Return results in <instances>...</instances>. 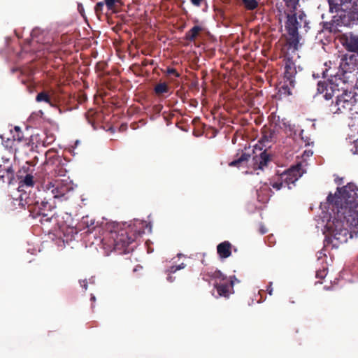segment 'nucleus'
Segmentation results:
<instances>
[{
    "mask_svg": "<svg viewBox=\"0 0 358 358\" xmlns=\"http://www.w3.org/2000/svg\"><path fill=\"white\" fill-rule=\"evenodd\" d=\"M328 210L336 214L341 220L348 224L358 225V187L349 182L342 187H337L334 194L329 193L325 203Z\"/></svg>",
    "mask_w": 358,
    "mask_h": 358,
    "instance_id": "obj_1",
    "label": "nucleus"
},
{
    "mask_svg": "<svg viewBox=\"0 0 358 358\" xmlns=\"http://www.w3.org/2000/svg\"><path fill=\"white\" fill-rule=\"evenodd\" d=\"M143 233V229H136V224H129L118 231H110L102 240L103 248L107 252L128 253L132 250L129 245Z\"/></svg>",
    "mask_w": 358,
    "mask_h": 358,
    "instance_id": "obj_2",
    "label": "nucleus"
},
{
    "mask_svg": "<svg viewBox=\"0 0 358 358\" xmlns=\"http://www.w3.org/2000/svg\"><path fill=\"white\" fill-rule=\"evenodd\" d=\"M330 213L331 217L333 218L334 229L331 236H326L324 241V247L327 248L331 245V248H337L343 243H346L350 238L354 236H357L358 234L357 226L348 224L346 221L339 220L337 215ZM333 228V226H330Z\"/></svg>",
    "mask_w": 358,
    "mask_h": 358,
    "instance_id": "obj_3",
    "label": "nucleus"
},
{
    "mask_svg": "<svg viewBox=\"0 0 358 358\" xmlns=\"http://www.w3.org/2000/svg\"><path fill=\"white\" fill-rule=\"evenodd\" d=\"M20 205L27 208L33 218H39L41 224L50 222L54 218L53 208L46 198L38 199L34 196H27V194L20 195Z\"/></svg>",
    "mask_w": 358,
    "mask_h": 358,
    "instance_id": "obj_4",
    "label": "nucleus"
},
{
    "mask_svg": "<svg viewBox=\"0 0 358 358\" xmlns=\"http://www.w3.org/2000/svg\"><path fill=\"white\" fill-rule=\"evenodd\" d=\"M335 101H331L326 105V109L329 114H345L352 110L357 102L356 93L348 90V85L338 92L335 96Z\"/></svg>",
    "mask_w": 358,
    "mask_h": 358,
    "instance_id": "obj_5",
    "label": "nucleus"
},
{
    "mask_svg": "<svg viewBox=\"0 0 358 358\" xmlns=\"http://www.w3.org/2000/svg\"><path fill=\"white\" fill-rule=\"evenodd\" d=\"M346 85H348L343 83L340 78L331 74L330 78L317 82V95H322L327 101H329L338 94Z\"/></svg>",
    "mask_w": 358,
    "mask_h": 358,
    "instance_id": "obj_6",
    "label": "nucleus"
},
{
    "mask_svg": "<svg viewBox=\"0 0 358 358\" xmlns=\"http://www.w3.org/2000/svg\"><path fill=\"white\" fill-rule=\"evenodd\" d=\"M356 70H358V59L351 54H346L341 58L338 71L334 75L349 85L350 82L352 83L353 72Z\"/></svg>",
    "mask_w": 358,
    "mask_h": 358,
    "instance_id": "obj_7",
    "label": "nucleus"
},
{
    "mask_svg": "<svg viewBox=\"0 0 358 358\" xmlns=\"http://www.w3.org/2000/svg\"><path fill=\"white\" fill-rule=\"evenodd\" d=\"M286 18L285 27L288 35L287 41L289 48L295 51L298 50L301 38L299 34V29L301 27V24L297 20L296 13H287Z\"/></svg>",
    "mask_w": 358,
    "mask_h": 358,
    "instance_id": "obj_8",
    "label": "nucleus"
},
{
    "mask_svg": "<svg viewBox=\"0 0 358 358\" xmlns=\"http://www.w3.org/2000/svg\"><path fill=\"white\" fill-rule=\"evenodd\" d=\"M43 189L46 194L50 193L53 198H64L66 200V195L73 189V186L69 179H57L44 185Z\"/></svg>",
    "mask_w": 358,
    "mask_h": 358,
    "instance_id": "obj_9",
    "label": "nucleus"
},
{
    "mask_svg": "<svg viewBox=\"0 0 358 358\" xmlns=\"http://www.w3.org/2000/svg\"><path fill=\"white\" fill-rule=\"evenodd\" d=\"M281 181H283L285 186H287L288 189H291L290 185H294L295 182L301 177V166L298 164L296 166H292L290 169L282 173L279 175Z\"/></svg>",
    "mask_w": 358,
    "mask_h": 358,
    "instance_id": "obj_10",
    "label": "nucleus"
},
{
    "mask_svg": "<svg viewBox=\"0 0 358 358\" xmlns=\"http://www.w3.org/2000/svg\"><path fill=\"white\" fill-rule=\"evenodd\" d=\"M10 131L13 139V145L15 147V150L30 145V138L24 136L20 127L15 126L14 130H11Z\"/></svg>",
    "mask_w": 358,
    "mask_h": 358,
    "instance_id": "obj_11",
    "label": "nucleus"
},
{
    "mask_svg": "<svg viewBox=\"0 0 358 358\" xmlns=\"http://www.w3.org/2000/svg\"><path fill=\"white\" fill-rule=\"evenodd\" d=\"M285 72L284 79L289 82V84L294 87L295 85V76L297 73L296 65L292 59L287 58L285 59Z\"/></svg>",
    "mask_w": 358,
    "mask_h": 358,
    "instance_id": "obj_12",
    "label": "nucleus"
},
{
    "mask_svg": "<svg viewBox=\"0 0 358 358\" xmlns=\"http://www.w3.org/2000/svg\"><path fill=\"white\" fill-rule=\"evenodd\" d=\"M262 148L259 147V150L261 152L259 155L256 154L252 157L253 168L255 170H263L264 167L267 166L268 163L271 159V155L267 153L266 150L262 151Z\"/></svg>",
    "mask_w": 358,
    "mask_h": 358,
    "instance_id": "obj_13",
    "label": "nucleus"
},
{
    "mask_svg": "<svg viewBox=\"0 0 358 358\" xmlns=\"http://www.w3.org/2000/svg\"><path fill=\"white\" fill-rule=\"evenodd\" d=\"M339 42L349 52H351L358 45V36L351 32L345 33L339 36Z\"/></svg>",
    "mask_w": 358,
    "mask_h": 358,
    "instance_id": "obj_14",
    "label": "nucleus"
},
{
    "mask_svg": "<svg viewBox=\"0 0 358 358\" xmlns=\"http://www.w3.org/2000/svg\"><path fill=\"white\" fill-rule=\"evenodd\" d=\"M234 281L231 280L230 282H216L214 284V287L216 289L217 294L220 296L228 298L229 295L234 293Z\"/></svg>",
    "mask_w": 358,
    "mask_h": 358,
    "instance_id": "obj_15",
    "label": "nucleus"
},
{
    "mask_svg": "<svg viewBox=\"0 0 358 358\" xmlns=\"http://www.w3.org/2000/svg\"><path fill=\"white\" fill-rule=\"evenodd\" d=\"M250 154L246 153L243 150H238L236 155V159L231 161L229 165L230 166L241 167L247 164L248 162L250 159Z\"/></svg>",
    "mask_w": 358,
    "mask_h": 358,
    "instance_id": "obj_16",
    "label": "nucleus"
},
{
    "mask_svg": "<svg viewBox=\"0 0 358 358\" xmlns=\"http://www.w3.org/2000/svg\"><path fill=\"white\" fill-rule=\"evenodd\" d=\"M13 179L14 171L12 168H3L1 165H0V182L10 185L12 183Z\"/></svg>",
    "mask_w": 358,
    "mask_h": 358,
    "instance_id": "obj_17",
    "label": "nucleus"
},
{
    "mask_svg": "<svg viewBox=\"0 0 358 358\" xmlns=\"http://www.w3.org/2000/svg\"><path fill=\"white\" fill-rule=\"evenodd\" d=\"M231 244L229 241H224L217 246V252L220 258L226 259L231 255Z\"/></svg>",
    "mask_w": 358,
    "mask_h": 358,
    "instance_id": "obj_18",
    "label": "nucleus"
},
{
    "mask_svg": "<svg viewBox=\"0 0 358 358\" xmlns=\"http://www.w3.org/2000/svg\"><path fill=\"white\" fill-rule=\"evenodd\" d=\"M273 192L268 185H264L257 191V199L262 203H266L272 196Z\"/></svg>",
    "mask_w": 358,
    "mask_h": 358,
    "instance_id": "obj_19",
    "label": "nucleus"
},
{
    "mask_svg": "<svg viewBox=\"0 0 358 358\" xmlns=\"http://www.w3.org/2000/svg\"><path fill=\"white\" fill-rule=\"evenodd\" d=\"M351 1L352 0H329V3L331 10H335L336 12H338L348 8V5Z\"/></svg>",
    "mask_w": 358,
    "mask_h": 358,
    "instance_id": "obj_20",
    "label": "nucleus"
},
{
    "mask_svg": "<svg viewBox=\"0 0 358 358\" xmlns=\"http://www.w3.org/2000/svg\"><path fill=\"white\" fill-rule=\"evenodd\" d=\"M275 135V134L273 130L271 129H264L262 131V136L259 141V143L266 147V145H265V143L274 141Z\"/></svg>",
    "mask_w": 358,
    "mask_h": 358,
    "instance_id": "obj_21",
    "label": "nucleus"
},
{
    "mask_svg": "<svg viewBox=\"0 0 358 358\" xmlns=\"http://www.w3.org/2000/svg\"><path fill=\"white\" fill-rule=\"evenodd\" d=\"M202 31L200 26H194L185 34V39L189 41H194Z\"/></svg>",
    "mask_w": 358,
    "mask_h": 358,
    "instance_id": "obj_22",
    "label": "nucleus"
},
{
    "mask_svg": "<svg viewBox=\"0 0 358 358\" xmlns=\"http://www.w3.org/2000/svg\"><path fill=\"white\" fill-rule=\"evenodd\" d=\"M36 101L37 102H45L51 106H54V103L52 101L50 96L46 91H42L39 92L36 96Z\"/></svg>",
    "mask_w": 358,
    "mask_h": 358,
    "instance_id": "obj_23",
    "label": "nucleus"
},
{
    "mask_svg": "<svg viewBox=\"0 0 358 358\" xmlns=\"http://www.w3.org/2000/svg\"><path fill=\"white\" fill-rule=\"evenodd\" d=\"M294 87L289 84L288 81L285 80L284 83L279 87L278 93L280 96H288L292 94V88Z\"/></svg>",
    "mask_w": 358,
    "mask_h": 358,
    "instance_id": "obj_24",
    "label": "nucleus"
},
{
    "mask_svg": "<svg viewBox=\"0 0 358 358\" xmlns=\"http://www.w3.org/2000/svg\"><path fill=\"white\" fill-rule=\"evenodd\" d=\"M207 275H208V276H210V277H211V278H215V279L219 280H220V282H226V281H227V280H228V279H227V276H225V275H224V274H223L220 271H219V270H216V271H215L213 273H212V274H211V275H210V274H207V275L203 274V280H206V281L208 280V279L206 278V276H207Z\"/></svg>",
    "mask_w": 358,
    "mask_h": 358,
    "instance_id": "obj_25",
    "label": "nucleus"
},
{
    "mask_svg": "<svg viewBox=\"0 0 358 358\" xmlns=\"http://www.w3.org/2000/svg\"><path fill=\"white\" fill-rule=\"evenodd\" d=\"M154 91L157 96H160L168 93L169 92V87L166 83H159L155 86Z\"/></svg>",
    "mask_w": 358,
    "mask_h": 358,
    "instance_id": "obj_26",
    "label": "nucleus"
},
{
    "mask_svg": "<svg viewBox=\"0 0 358 358\" xmlns=\"http://www.w3.org/2000/svg\"><path fill=\"white\" fill-rule=\"evenodd\" d=\"M269 185L276 190L281 189L283 187H285L283 181H281L280 176L275 178H273L270 180Z\"/></svg>",
    "mask_w": 358,
    "mask_h": 358,
    "instance_id": "obj_27",
    "label": "nucleus"
},
{
    "mask_svg": "<svg viewBox=\"0 0 358 358\" xmlns=\"http://www.w3.org/2000/svg\"><path fill=\"white\" fill-rule=\"evenodd\" d=\"M20 187L26 186L28 187H33L34 185V177L31 174H27L20 181Z\"/></svg>",
    "mask_w": 358,
    "mask_h": 358,
    "instance_id": "obj_28",
    "label": "nucleus"
},
{
    "mask_svg": "<svg viewBox=\"0 0 358 358\" xmlns=\"http://www.w3.org/2000/svg\"><path fill=\"white\" fill-rule=\"evenodd\" d=\"M81 224L85 225L88 231H92L95 228L94 220L90 218L89 216H85L82 218Z\"/></svg>",
    "mask_w": 358,
    "mask_h": 358,
    "instance_id": "obj_29",
    "label": "nucleus"
},
{
    "mask_svg": "<svg viewBox=\"0 0 358 358\" xmlns=\"http://www.w3.org/2000/svg\"><path fill=\"white\" fill-rule=\"evenodd\" d=\"M299 0H284L285 6L289 9L290 13L296 10Z\"/></svg>",
    "mask_w": 358,
    "mask_h": 358,
    "instance_id": "obj_30",
    "label": "nucleus"
},
{
    "mask_svg": "<svg viewBox=\"0 0 358 358\" xmlns=\"http://www.w3.org/2000/svg\"><path fill=\"white\" fill-rule=\"evenodd\" d=\"M242 1L248 10H254L258 6L257 0H242Z\"/></svg>",
    "mask_w": 358,
    "mask_h": 358,
    "instance_id": "obj_31",
    "label": "nucleus"
},
{
    "mask_svg": "<svg viewBox=\"0 0 358 358\" xmlns=\"http://www.w3.org/2000/svg\"><path fill=\"white\" fill-rule=\"evenodd\" d=\"M104 4H106L105 1L104 2L101 1V2L96 3V4L95 5L94 11L99 18H100L101 15L103 14V8Z\"/></svg>",
    "mask_w": 358,
    "mask_h": 358,
    "instance_id": "obj_32",
    "label": "nucleus"
},
{
    "mask_svg": "<svg viewBox=\"0 0 358 358\" xmlns=\"http://www.w3.org/2000/svg\"><path fill=\"white\" fill-rule=\"evenodd\" d=\"M107 9L108 10H111L112 12H115V3L120 2V0H104Z\"/></svg>",
    "mask_w": 358,
    "mask_h": 358,
    "instance_id": "obj_33",
    "label": "nucleus"
},
{
    "mask_svg": "<svg viewBox=\"0 0 358 358\" xmlns=\"http://www.w3.org/2000/svg\"><path fill=\"white\" fill-rule=\"evenodd\" d=\"M185 266H186V264H184V263H181L180 264L178 265V266H171L167 270V273H173L176 272L178 270H180V269H182V268H185Z\"/></svg>",
    "mask_w": 358,
    "mask_h": 358,
    "instance_id": "obj_34",
    "label": "nucleus"
},
{
    "mask_svg": "<svg viewBox=\"0 0 358 358\" xmlns=\"http://www.w3.org/2000/svg\"><path fill=\"white\" fill-rule=\"evenodd\" d=\"M327 273V271L326 268L320 269L316 271V278L320 279H323L326 276Z\"/></svg>",
    "mask_w": 358,
    "mask_h": 358,
    "instance_id": "obj_35",
    "label": "nucleus"
},
{
    "mask_svg": "<svg viewBox=\"0 0 358 358\" xmlns=\"http://www.w3.org/2000/svg\"><path fill=\"white\" fill-rule=\"evenodd\" d=\"M166 73L169 75H173L176 78L180 77V73L176 71V69L169 67L166 70Z\"/></svg>",
    "mask_w": 358,
    "mask_h": 358,
    "instance_id": "obj_36",
    "label": "nucleus"
},
{
    "mask_svg": "<svg viewBox=\"0 0 358 358\" xmlns=\"http://www.w3.org/2000/svg\"><path fill=\"white\" fill-rule=\"evenodd\" d=\"M267 231H268L267 228L264 224H261L259 225V232L261 234H265L266 233H267Z\"/></svg>",
    "mask_w": 358,
    "mask_h": 358,
    "instance_id": "obj_37",
    "label": "nucleus"
},
{
    "mask_svg": "<svg viewBox=\"0 0 358 358\" xmlns=\"http://www.w3.org/2000/svg\"><path fill=\"white\" fill-rule=\"evenodd\" d=\"M353 154H358V139L355 141L354 147L351 149Z\"/></svg>",
    "mask_w": 358,
    "mask_h": 358,
    "instance_id": "obj_38",
    "label": "nucleus"
},
{
    "mask_svg": "<svg viewBox=\"0 0 358 358\" xmlns=\"http://www.w3.org/2000/svg\"><path fill=\"white\" fill-rule=\"evenodd\" d=\"M79 283L82 287L84 288L85 290L87 289V280H80Z\"/></svg>",
    "mask_w": 358,
    "mask_h": 358,
    "instance_id": "obj_39",
    "label": "nucleus"
},
{
    "mask_svg": "<svg viewBox=\"0 0 358 358\" xmlns=\"http://www.w3.org/2000/svg\"><path fill=\"white\" fill-rule=\"evenodd\" d=\"M204 0H190L191 3L195 6H200L201 3Z\"/></svg>",
    "mask_w": 358,
    "mask_h": 358,
    "instance_id": "obj_40",
    "label": "nucleus"
},
{
    "mask_svg": "<svg viewBox=\"0 0 358 358\" xmlns=\"http://www.w3.org/2000/svg\"><path fill=\"white\" fill-rule=\"evenodd\" d=\"M268 291V293L270 294V295H272V292H273V288H272V283L270 282L269 285L267 286V289Z\"/></svg>",
    "mask_w": 358,
    "mask_h": 358,
    "instance_id": "obj_41",
    "label": "nucleus"
},
{
    "mask_svg": "<svg viewBox=\"0 0 358 358\" xmlns=\"http://www.w3.org/2000/svg\"><path fill=\"white\" fill-rule=\"evenodd\" d=\"M234 280V283H235V282H239V280H238L235 277V275L230 276V277L229 278V279L227 280V281H228L229 282H230V280Z\"/></svg>",
    "mask_w": 358,
    "mask_h": 358,
    "instance_id": "obj_42",
    "label": "nucleus"
},
{
    "mask_svg": "<svg viewBox=\"0 0 358 358\" xmlns=\"http://www.w3.org/2000/svg\"><path fill=\"white\" fill-rule=\"evenodd\" d=\"M342 180H343V178H338V179L335 180V182L338 185H341L342 184Z\"/></svg>",
    "mask_w": 358,
    "mask_h": 358,
    "instance_id": "obj_43",
    "label": "nucleus"
},
{
    "mask_svg": "<svg viewBox=\"0 0 358 358\" xmlns=\"http://www.w3.org/2000/svg\"><path fill=\"white\" fill-rule=\"evenodd\" d=\"M167 280H168V281H169V282H172L173 281V277H172V276H171V275H169V276L167 277Z\"/></svg>",
    "mask_w": 358,
    "mask_h": 358,
    "instance_id": "obj_44",
    "label": "nucleus"
},
{
    "mask_svg": "<svg viewBox=\"0 0 358 358\" xmlns=\"http://www.w3.org/2000/svg\"><path fill=\"white\" fill-rule=\"evenodd\" d=\"M327 71V69H326V70H325L324 71H323V73H322V74H323V77H324V78H325V77H327V76H328V75H327V74H326Z\"/></svg>",
    "mask_w": 358,
    "mask_h": 358,
    "instance_id": "obj_45",
    "label": "nucleus"
},
{
    "mask_svg": "<svg viewBox=\"0 0 358 358\" xmlns=\"http://www.w3.org/2000/svg\"><path fill=\"white\" fill-rule=\"evenodd\" d=\"M91 300L92 301H95V296H91Z\"/></svg>",
    "mask_w": 358,
    "mask_h": 358,
    "instance_id": "obj_46",
    "label": "nucleus"
},
{
    "mask_svg": "<svg viewBox=\"0 0 358 358\" xmlns=\"http://www.w3.org/2000/svg\"><path fill=\"white\" fill-rule=\"evenodd\" d=\"M255 149L256 150H257V145H256V146L255 147Z\"/></svg>",
    "mask_w": 358,
    "mask_h": 358,
    "instance_id": "obj_47",
    "label": "nucleus"
},
{
    "mask_svg": "<svg viewBox=\"0 0 358 358\" xmlns=\"http://www.w3.org/2000/svg\"><path fill=\"white\" fill-rule=\"evenodd\" d=\"M357 230H358V225H357Z\"/></svg>",
    "mask_w": 358,
    "mask_h": 358,
    "instance_id": "obj_48",
    "label": "nucleus"
}]
</instances>
